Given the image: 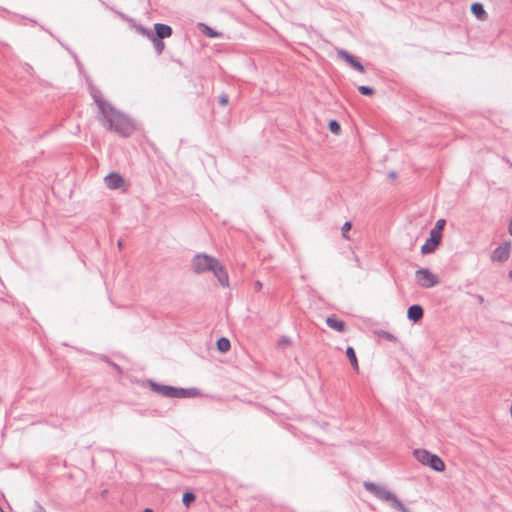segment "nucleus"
<instances>
[{
    "mask_svg": "<svg viewBox=\"0 0 512 512\" xmlns=\"http://www.w3.org/2000/svg\"><path fill=\"white\" fill-rule=\"evenodd\" d=\"M103 119L107 123L108 129L115 131L122 137H129L134 131V125L130 119L111 106V111L106 110V114H102Z\"/></svg>",
    "mask_w": 512,
    "mask_h": 512,
    "instance_id": "f257e3e1",
    "label": "nucleus"
},
{
    "mask_svg": "<svg viewBox=\"0 0 512 512\" xmlns=\"http://www.w3.org/2000/svg\"><path fill=\"white\" fill-rule=\"evenodd\" d=\"M446 225L445 219H438L434 227L430 230L429 237L421 246V253L423 255L433 253L441 243L443 231Z\"/></svg>",
    "mask_w": 512,
    "mask_h": 512,
    "instance_id": "f03ea898",
    "label": "nucleus"
},
{
    "mask_svg": "<svg viewBox=\"0 0 512 512\" xmlns=\"http://www.w3.org/2000/svg\"><path fill=\"white\" fill-rule=\"evenodd\" d=\"M413 455L421 464L428 466L436 472H443L445 470L444 461L438 455L426 449H415Z\"/></svg>",
    "mask_w": 512,
    "mask_h": 512,
    "instance_id": "7ed1b4c3",
    "label": "nucleus"
},
{
    "mask_svg": "<svg viewBox=\"0 0 512 512\" xmlns=\"http://www.w3.org/2000/svg\"><path fill=\"white\" fill-rule=\"evenodd\" d=\"M217 263V258L206 253L196 254L191 262L192 270L195 274L210 272Z\"/></svg>",
    "mask_w": 512,
    "mask_h": 512,
    "instance_id": "20e7f679",
    "label": "nucleus"
},
{
    "mask_svg": "<svg viewBox=\"0 0 512 512\" xmlns=\"http://www.w3.org/2000/svg\"><path fill=\"white\" fill-rule=\"evenodd\" d=\"M417 284L425 289L432 288L439 284L440 280L437 275L433 274L428 268H420L415 272Z\"/></svg>",
    "mask_w": 512,
    "mask_h": 512,
    "instance_id": "39448f33",
    "label": "nucleus"
},
{
    "mask_svg": "<svg viewBox=\"0 0 512 512\" xmlns=\"http://www.w3.org/2000/svg\"><path fill=\"white\" fill-rule=\"evenodd\" d=\"M88 89L91 97L99 108L101 114H106V110L111 111V104L104 100L102 92L98 87L93 85L92 82L88 81Z\"/></svg>",
    "mask_w": 512,
    "mask_h": 512,
    "instance_id": "423d86ee",
    "label": "nucleus"
},
{
    "mask_svg": "<svg viewBox=\"0 0 512 512\" xmlns=\"http://www.w3.org/2000/svg\"><path fill=\"white\" fill-rule=\"evenodd\" d=\"M363 486L367 491L371 492L376 498L384 502H389V500L392 498V495L394 494L391 491L387 490L385 487L377 485L376 483L373 482H364Z\"/></svg>",
    "mask_w": 512,
    "mask_h": 512,
    "instance_id": "0eeeda50",
    "label": "nucleus"
},
{
    "mask_svg": "<svg viewBox=\"0 0 512 512\" xmlns=\"http://www.w3.org/2000/svg\"><path fill=\"white\" fill-rule=\"evenodd\" d=\"M511 251V242L506 241L495 248L491 254L492 261L503 263L509 259Z\"/></svg>",
    "mask_w": 512,
    "mask_h": 512,
    "instance_id": "6e6552de",
    "label": "nucleus"
},
{
    "mask_svg": "<svg viewBox=\"0 0 512 512\" xmlns=\"http://www.w3.org/2000/svg\"><path fill=\"white\" fill-rule=\"evenodd\" d=\"M338 56L342 58L345 62H347L354 70L364 73L365 68L363 64L359 61L357 57L349 53L348 51L344 49L338 50Z\"/></svg>",
    "mask_w": 512,
    "mask_h": 512,
    "instance_id": "1a4fd4ad",
    "label": "nucleus"
},
{
    "mask_svg": "<svg viewBox=\"0 0 512 512\" xmlns=\"http://www.w3.org/2000/svg\"><path fill=\"white\" fill-rule=\"evenodd\" d=\"M148 385L153 392L163 397L173 398L174 396V386L159 384L153 380H149Z\"/></svg>",
    "mask_w": 512,
    "mask_h": 512,
    "instance_id": "9d476101",
    "label": "nucleus"
},
{
    "mask_svg": "<svg viewBox=\"0 0 512 512\" xmlns=\"http://www.w3.org/2000/svg\"><path fill=\"white\" fill-rule=\"evenodd\" d=\"M217 278L219 284L223 287H227L229 285V276L225 267L220 263L217 259V263L213 266L210 271Z\"/></svg>",
    "mask_w": 512,
    "mask_h": 512,
    "instance_id": "9b49d317",
    "label": "nucleus"
},
{
    "mask_svg": "<svg viewBox=\"0 0 512 512\" xmlns=\"http://www.w3.org/2000/svg\"><path fill=\"white\" fill-rule=\"evenodd\" d=\"M104 182L107 188L116 190L124 185L125 179L121 174L111 172L104 178Z\"/></svg>",
    "mask_w": 512,
    "mask_h": 512,
    "instance_id": "f8f14e48",
    "label": "nucleus"
},
{
    "mask_svg": "<svg viewBox=\"0 0 512 512\" xmlns=\"http://www.w3.org/2000/svg\"><path fill=\"white\" fill-rule=\"evenodd\" d=\"M201 392L197 388H178L174 387V396L173 398L185 399V398H195L200 396Z\"/></svg>",
    "mask_w": 512,
    "mask_h": 512,
    "instance_id": "ddd939ff",
    "label": "nucleus"
},
{
    "mask_svg": "<svg viewBox=\"0 0 512 512\" xmlns=\"http://www.w3.org/2000/svg\"><path fill=\"white\" fill-rule=\"evenodd\" d=\"M424 316V309L419 304H413L408 307L407 318L413 323H418Z\"/></svg>",
    "mask_w": 512,
    "mask_h": 512,
    "instance_id": "4468645a",
    "label": "nucleus"
},
{
    "mask_svg": "<svg viewBox=\"0 0 512 512\" xmlns=\"http://www.w3.org/2000/svg\"><path fill=\"white\" fill-rule=\"evenodd\" d=\"M153 32H154V37L160 38V39L169 38L173 34L172 27L167 24H164V23L154 24Z\"/></svg>",
    "mask_w": 512,
    "mask_h": 512,
    "instance_id": "2eb2a0df",
    "label": "nucleus"
},
{
    "mask_svg": "<svg viewBox=\"0 0 512 512\" xmlns=\"http://www.w3.org/2000/svg\"><path fill=\"white\" fill-rule=\"evenodd\" d=\"M326 325L340 333L346 331V323L343 320L336 318L335 316H329L326 318Z\"/></svg>",
    "mask_w": 512,
    "mask_h": 512,
    "instance_id": "dca6fc26",
    "label": "nucleus"
},
{
    "mask_svg": "<svg viewBox=\"0 0 512 512\" xmlns=\"http://www.w3.org/2000/svg\"><path fill=\"white\" fill-rule=\"evenodd\" d=\"M471 13L479 20H485L487 18V12L480 2H474L471 4Z\"/></svg>",
    "mask_w": 512,
    "mask_h": 512,
    "instance_id": "f3484780",
    "label": "nucleus"
},
{
    "mask_svg": "<svg viewBox=\"0 0 512 512\" xmlns=\"http://www.w3.org/2000/svg\"><path fill=\"white\" fill-rule=\"evenodd\" d=\"M389 503L391 508L394 510L400 512H410V509H408L395 494L392 495V498L389 500Z\"/></svg>",
    "mask_w": 512,
    "mask_h": 512,
    "instance_id": "a211bd4d",
    "label": "nucleus"
},
{
    "mask_svg": "<svg viewBox=\"0 0 512 512\" xmlns=\"http://www.w3.org/2000/svg\"><path fill=\"white\" fill-rule=\"evenodd\" d=\"M216 347H217V350L221 353H226L230 350L231 348V343H230V340L226 337H220L217 341H216Z\"/></svg>",
    "mask_w": 512,
    "mask_h": 512,
    "instance_id": "6ab92c4d",
    "label": "nucleus"
},
{
    "mask_svg": "<svg viewBox=\"0 0 512 512\" xmlns=\"http://www.w3.org/2000/svg\"><path fill=\"white\" fill-rule=\"evenodd\" d=\"M346 356L347 358L349 359L353 369L355 370H358V360H357V356H356V353H355V350L352 346H348L346 348Z\"/></svg>",
    "mask_w": 512,
    "mask_h": 512,
    "instance_id": "aec40b11",
    "label": "nucleus"
},
{
    "mask_svg": "<svg viewBox=\"0 0 512 512\" xmlns=\"http://www.w3.org/2000/svg\"><path fill=\"white\" fill-rule=\"evenodd\" d=\"M150 41L153 43L154 49L158 55L162 54L165 48V43L163 39L152 37Z\"/></svg>",
    "mask_w": 512,
    "mask_h": 512,
    "instance_id": "412c9836",
    "label": "nucleus"
},
{
    "mask_svg": "<svg viewBox=\"0 0 512 512\" xmlns=\"http://www.w3.org/2000/svg\"><path fill=\"white\" fill-rule=\"evenodd\" d=\"M196 500V496L192 491L183 493L182 502L186 507H189Z\"/></svg>",
    "mask_w": 512,
    "mask_h": 512,
    "instance_id": "4be33fe9",
    "label": "nucleus"
},
{
    "mask_svg": "<svg viewBox=\"0 0 512 512\" xmlns=\"http://www.w3.org/2000/svg\"><path fill=\"white\" fill-rule=\"evenodd\" d=\"M328 129L331 133L338 135L341 131V125L337 120L332 119L328 122Z\"/></svg>",
    "mask_w": 512,
    "mask_h": 512,
    "instance_id": "5701e85b",
    "label": "nucleus"
},
{
    "mask_svg": "<svg viewBox=\"0 0 512 512\" xmlns=\"http://www.w3.org/2000/svg\"><path fill=\"white\" fill-rule=\"evenodd\" d=\"M357 90L363 96H372L375 94V90L371 86L360 85L358 86Z\"/></svg>",
    "mask_w": 512,
    "mask_h": 512,
    "instance_id": "b1692460",
    "label": "nucleus"
},
{
    "mask_svg": "<svg viewBox=\"0 0 512 512\" xmlns=\"http://www.w3.org/2000/svg\"><path fill=\"white\" fill-rule=\"evenodd\" d=\"M376 334L384 339H386L387 341H390V342H396L397 341V338L396 336H394L392 333L388 332V331H385V330H379V331H376Z\"/></svg>",
    "mask_w": 512,
    "mask_h": 512,
    "instance_id": "393cba45",
    "label": "nucleus"
},
{
    "mask_svg": "<svg viewBox=\"0 0 512 512\" xmlns=\"http://www.w3.org/2000/svg\"><path fill=\"white\" fill-rule=\"evenodd\" d=\"M203 27H204V34L209 37V38H215V37H218L220 35V33L216 32L214 29H212L211 27L207 26V25H204L202 24Z\"/></svg>",
    "mask_w": 512,
    "mask_h": 512,
    "instance_id": "a878e982",
    "label": "nucleus"
},
{
    "mask_svg": "<svg viewBox=\"0 0 512 512\" xmlns=\"http://www.w3.org/2000/svg\"><path fill=\"white\" fill-rule=\"evenodd\" d=\"M351 228H352L351 222L346 221L341 229L343 238L349 239L348 232L351 230Z\"/></svg>",
    "mask_w": 512,
    "mask_h": 512,
    "instance_id": "bb28decb",
    "label": "nucleus"
},
{
    "mask_svg": "<svg viewBox=\"0 0 512 512\" xmlns=\"http://www.w3.org/2000/svg\"><path fill=\"white\" fill-rule=\"evenodd\" d=\"M138 30L142 35L146 36L149 40L152 39V37L154 36V32L151 29L139 26Z\"/></svg>",
    "mask_w": 512,
    "mask_h": 512,
    "instance_id": "cd10ccee",
    "label": "nucleus"
},
{
    "mask_svg": "<svg viewBox=\"0 0 512 512\" xmlns=\"http://www.w3.org/2000/svg\"><path fill=\"white\" fill-rule=\"evenodd\" d=\"M102 359H103L104 361H106V362H107V363H108L112 368H114L118 373H120V374L122 373V369H121V367H120L118 364H116V363H114L113 361H111L107 356H102Z\"/></svg>",
    "mask_w": 512,
    "mask_h": 512,
    "instance_id": "c85d7f7f",
    "label": "nucleus"
},
{
    "mask_svg": "<svg viewBox=\"0 0 512 512\" xmlns=\"http://www.w3.org/2000/svg\"><path fill=\"white\" fill-rule=\"evenodd\" d=\"M218 103L221 106H226L229 103V96L226 93H222L218 97Z\"/></svg>",
    "mask_w": 512,
    "mask_h": 512,
    "instance_id": "c756f323",
    "label": "nucleus"
},
{
    "mask_svg": "<svg viewBox=\"0 0 512 512\" xmlns=\"http://www.w3.org/2000/svg\"><path fill=\"white\" fill-rule=\"evenodd\" d=\"M291 344V340L289 337L287 336H281L278 340V346L279 347H285L287 345H290Z\"/></svg>",
    "mask_w": 512,
    "mask_h": 512,
    "instance_id": "7c9ffc66",
    "label": "nucleus"
},
{
    "mask_svg": "<svg viewBox=\"0 0 512 512\" xmlns=\"http://www.w3.org/2000/svg\"><path fill=\"white\" fill-rule=\"evenodd\" d=\"M33 512H46V510L39 502L35 501Z\"/></svg>",
    "mask_w": 512,
    "mask_h": 512,
    "instance_id": "2f4dec72",
    "label": "nucleus"
},
{
    "mask_svg": "<svg viewBox=\"0 0 512 512\" xmlns=\"http://www.w3.org/2000/svg\"><path fill=\"white\" fill-rule=\"evenodd\" d=\"M57 40H58V42H59L63 47H65V48H66V49H67V50H68V51L73 55V57H74V58H75V60L77 61L78 65H80V62H79V60H78V58H77V55H76L74 52L70 51V49H69L67 46H65V45H64V44H63L59 39H57Z\"/></svg>",
    "mask_w": 512,
    "mask_h": 512,
    "instance_id": "473e14b6",
    "label": "nucleus"
},
{
    "mask_svg": "<svg viewBox=\"0 0 512 512\" xmlns=\"http://www.w3.org/2000/svg\"><path fill=\"white\" fill-rule=\"evenodd\" d=\"M508 233L512 236V221L510 222L508 226Z\"/></svg>",
    "mask_w": 512,
    "mask_h": 512,
    "instance_id": "72a5a7b5",
    "label": "nucleus"
},
{
    "mask_svg": "<svg viewBox=\"0 0 512 512\" xmlns=\"http://www.w3.org/2000/svg\"><path fill=\"white\" fill-rule=\"evenodd\" d=\"M396 176H397V174H396V172H394V171H392V172H390V173H389V177H390V178H396Z\"/></svg>",
    "mask_w": 512,
    "mask_h": 512,
    "instance_id": "f704fd0d",
    "label": "nucleus"
},
{
    "mask_svg": "<svg viewBox=\"0 0 512 512\" xmlns=\"http://www.w3.org/2000/svg\"><path fill=\"white\" fill-rule=\"evenodd\" d=\"M117 245H118V247L121 249V248H122V246H123V242H122V240H119V241H118V243H117Z\"/></svg>",
    "mask_w": 512,
    "mask_h": 512,
    "instance_id": "c9c22d12",
    "label": "nucleus"
},
{
    "mask_svg": "<svg viewBox=\"0 0 512 512\" xmlns=\"http://www.w3.org/2000/svg\"><path fill=\"white\" fill-rule=\"evenodd\" d=\"M256 287L260 289V288L262 287L261 282L257 281V282H256Z\"/></svg>",
    "mask_w": 512,
    "mask_h": 512,
    "instance_id": "e433bc0d",
    "label": "nucleus"
},
{
    "mask_svg": "<svg viewBox=\"0 0 512 512\" xmlns=\"http://www.w3.org/2000/svg\"><path fill=\"white\" fill-rule=\"evenodd\" d=\"M143 512H153V510L151 508H146V509H144Z\"/></svg>",
    "mask_w": 512,
    "mask_h": 512,
    "instance_id": "4c0bfd02",
    "label": "nucleus"
},
{
    "mask_svg": "<svg viewBox=\"0 0 512 512\" xmlns=\"http://www.w3.org/2000/svg\"><path fill=\"white\" fill-rule=\"evenodd\" d=\"M478 301H483V297L479 296Z\"/></svg>",
    "mask_w": 512,
    "mask_h": 512,
    "instance_id": "58836bf2",
    "label": "nucleus"
},
{
    "mask_svg": "<svg viewBox=\"0 0 512 512\" xmlns=\"http://www.w3.org/2000/svg\"><path fill=\"white\" fill-rule=\"evenodd\" d=\"M478 301H483V297L479 296Z\"/></svg>",
    "mask_w": 512,
    "mask_h": 512,
    "instance_id": "ea45409f",
    "label": "nucleus"
},
{
    "mask_svg": "<svg viewBox=\"0 0 512 512\" xmlns=\"http://www.w3.org/2000/svg\"><path fill=\"white\" fill-rule=\"evenodd\" d=\"M509 277H512V271L509 273Z\"/></svg>",
    "mask_w": 512,
    "mask_h": 512,
    "instance_id": "a19ab883",
    "label": "nucleus"
}]
</instances>
